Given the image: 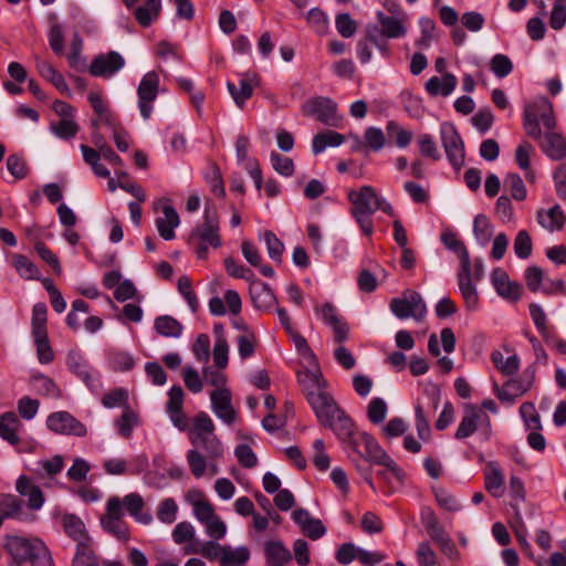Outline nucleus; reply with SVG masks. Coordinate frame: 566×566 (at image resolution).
I'll return each mask as SVG.
<instances>
[{
    "mask_svg": "<svg viewBox=\"0 0 566 566\" xmlns=\"http://www.w3.org/2000/svg\"><path fill=\"white\" fill-rule=\"evenodd\" d=\"M557 119L551 101L541 96L524 105L523 128L553 160L566 159V137L556 132Z\"/></svg>",
    "mask_w": 566,
    "mask_h": 566,
    "instance_id": "f257e3e1",
    "label": "nucleus"
},
{
    "mask_svg": "<svg viewBox=\"0 0 566 566\" xmlns=\"http://www.w3.org/2000/svg\"><path fill=\"white\" fill-rule=\"evenodd\" d=\"M214 423L205 412L200 411L193 418L192 428L189 431V440L195 447L187 452V462L192 475L197 479L203 476L207 470V461H217L223 457V447L214 434Z\"/></svg>",
    "mask_w": 566,
    "mask_h": 566,
    "instance_id": "f03ea898",
    "label": "nucleus"
},
{
    "mask_svg": "<svg viewBox=\"0 0 566 566\" xmlns=\"http://www.w3.org/2000/svg\"><path fill=\"white\" fill-rule=\"evenodd\" d=\"M346 427L348 429L344 431V434H340V432L335 434L344 448L352 450L366 462L387 463L390 465L391 458L371 434L358 431L352 419Z\"/></svg>",
    "mask_w": 566,
    "mask_h": 566,
    "instance_id": "7ed1b4c3",
    "label": "nucleus"
},
{
    "mask_svg": "<svg viewBox=\"0 0 566 566\" xmlns=\"http://www.w3.org/2000/svg\"><path fill=\"white\" fill-rule=\"evenodd\" d=\"M313 409L317 421L324 428L331 429L335 434L344 431L348 428L349 420L352 419L335 401L333 396L327 391L321 394H308L307 401Z\"/></svg>",
    "mask_w": 566,
    "mask_h": 566,
    "instance_id": "20e7f679",
    "label": "nucleus"
},
{
    "mask_svg": "<svg viewBox=\"0 0 566 566\" xmlns=\"http://www.w3.org/2000/svg\"><path fill=\"white\" fill-rule=\"evenodd\" d=\"M6 549L12 557L11 563L29 562L32 566H54L49 548L39 538L10 536Z\"/></svg>",
    "mask_w": 566,
    "mask_h": 566,
    "instance_id": "39448f33",
    "label": "nucleus"
},
{
    "mask_svg": "<svg viewBox=\"0 0 566 566\" xmlns=\"http://www.w3.org/2000/svg\"><path fill=\"white\" fill-rule=\"evenodd\" d=\"M188 243L193 248L198 259L206 260L209 247L218 249L222 241L219 234V219L216 209H205L203 221L193 228L189 234Z\"/></svg>",
    "mask_w": 566,
    "mask_h": 566,
    "instance_id": "423d86ee",
    "label": "nucleus"
},
{
    "mask_svg": "<svg viewBox=\"0 0 566 566\" xmlns=\"http://www.w3.org/2000/svg\"><path fill=\"white\" fill-rule=\"evenodd\" d=\"M375 197V189L371 186H361L359 190H350L348 192V200L352 203L350 214L358 223L361 232L370 237L374 232V224L371 220L373 209L368 201Z\"/></svg>",
    "mask_w": 566,
    "mask_h": 566,
    "instance_id": "0eeeda50",
    "label": "nucleus"
},
{
    "mask_svg": "<svg viewBox=\"0 0 566 566\" xmlns=\"http://www.w3.org/2000/svg\"><path fill=\"white\" fill-rule=\"evenodd\" d=\"M483 429L484 439L489 440L491 433L490 417L476 405L465 403L463 416L454 433V439L464 440L471 437L479 428Z\"/></svg>",
    "mask_w": 566,
    "mask_h": 566,
    "instance_id": "6e6552de",
    "label": "nucleus"
},
{
    "mask_svg": "<svg viewBox=\"0 0 566 566\" xmlns=\"http://www.w3.org/2000/svg\"><path fill=\"white\" fill-rule=\"evenodd\" d=\"M441 400L440 390L437 387L424 390V398L418 399L415 406L416 429L421 440H428L431 433L430 418L436 413Z\"/></svg>",
    "mask_w": 566,
    "mask_h": 566,
    "instance_id": "1a4fd4ad",
    "label": "nucleus"
},
{
    "mask_svg": "<svg viewBox=\"0 0 566 566\" xmlns=\"http://www.w3.org/2000/svg\"><path fill=\"white\" fill-rule=\"evenodd\" d=\"M304 115L315 117L326 126L339 127L342 117L337 113V104L329 97L310 98L303 106Z\"/></svg>",
    "mask_w": 566,
    "mask_h": 566,
    "instance_id": "9d476101",
    "label": "nucleus"
},
{
    "mask_svg": "<svg viewBox=\"0 0 566 566\" xmlns=\"http://www.w3.org/2000/svg\"><path fill=\"white\" fill-rule=\"evenodd\" d=\"M123 517L124 511H120V497L111 496L106 503V514L101 518V525L106 533L126 542L129 538V532Z\"/></svg>",
    "mask_w": 566,
    "mask_h": 566,
    "instance_id": "9b49d317",
    "label": "nucleus"
},
{
    "mask_svg": "<svg viewBox=\"0 0 566 566\" xmlns=\"http://www.w3.org/2000/svg\"><path fill=\"white\" fill-rule=\"evenodd\" d=\"M159 93V75L156 71L147 72L137 87L138 109L142 117L148 120L154 111V103Z\"/></svg>",
    "mask_w": 566,
    "mask_h": 566,
    "instance_id": "f8f14e48",
    "label": "nucleus"
},
{
    "mask_svg": "<svg viewBox=\"0 0 566 566\" xmlns=\"http://www.w3.org/2000/svg\"><path fill=\"white\" fill-rule=\"evenodd\" d=\"M440 137L449 163L455 169H460L464 164V144L455 126L451 123H442Z\"/></svg>",
    "mask_w": 566,
    "mask_h": 566,
    "instance_id": "ddd939ff",
    "label": "nucleus"
},
{
    "mask_svg": "<svg viewBox=\"0 0 566 566\" xmlns=\"http://www.w3.org/2000/svg\"><path fill=\"white\" fill-rule=\"evenodd\" d=\"M46 428L62 436H74L78 438L86 437V426L76 419L69 411H55L48 416L45 420Z\"/></svg>",
    "mask_w": 566,
    "mask_h": 566,
    "instance_id": "4468645a",
    "label": "nucleus"
},
{
    "mask_svg": "<svg viewBox=\"0 0 566 566\" xmlns=\"http://www.w3.org/2000/svg\"><path fill=\"white\" fill-rule=\"evenodd\" d=\"M390 310L400 319L412 317L417 322L422 321L427 313L426 303L416 291H410L403 298H392Z\"/></svg>",
    "mask_w": 566,
    "mask_h": 566,
    "instance_id": "2eb2a0df",
    "label": "nucleus"
},
{
    "mask_svg": "<svg viewBox=\"0 0 566 566\" xmlns=\"http://www.w3.org/2000/svg\"><path fill=\"white\" fill-rule=\"evenodd\" d=\"M124 65V57L116 51H109L105 54L96 55L88 67V72L92 76L111 77L122 70Z\"/></svg>",
    "mask_w": 566,
    "mask_h": 566,
    "instance_id": "dca6fc26",
    "label": "nucleus"
},
{
    "mask_svg": "<svg viewBox=\"0 0 566 566\" xmlns=\"http://www.w3.org/2000/svg\"><path fill=\"white\" fill-rule=\"evenodd\" d=\"M319 312L322 321L332 327L334 340L342 344L347 340L349 334V326L347 322L337 313V308L334 304L326 302L321 308H316Z\"/></svg>",
    "mask_w": 566,
    "mask_h": 566,
    "instance_id": "f3484780",
    "label": "nucleus"
},
{
    "mask_svg": "<svg viewBox=\"0 0 566 566\" xmlns=\"http://www.w3.org/2000/svg\"><path fill=\"white\" fill-rule=\"evenodd\" d=\"M168 401L166 405V412L168 413L172 424L180 431H186L189 428L188 417L185 415L184 405V390L180 386H172L168 391Z\"/></svg>",
    "mask_w": 566,
    "mask_h": 566,
    "instance_id": "a211bd4d",
    "label": "nucleus"
},
{
    "mask_svg": "<svg viewBox=\"0 0 566 566\" xmlns=\"http://www.w3.org/2000/svg\"><path fill=\"white\" fill-rule=\"evenodd\" d=\"M491 282L496 293L512 302H516L522 296V285L515 281H510L507 273L495 268L491 274Z\"/></svg>",
    "mask_w": 566,
    "mask_h": 566,
    "instance_id": "6ab92c4d",
    "label": "nucleus"
},
{
    "mask_svg": "<svg viewBox=\"0 0 566 566\" xmlns=\"http://www.w3.org/2000/svg\"><path fill=\"white\" fill-rule=\"evenodd\" d=\"M211 407L216 416L227 424H232L237 412L231 403V392L227 388H219L211 392Z\"/></svg>",
    "mask_w": 566,
    "mask_h": 566,
    "instance_id": "aec40b11",
    "label": "nucleus"
},
{
    "mask_svg": "<svg viewBox=\"0 0 566 566\" xmlns=\"http://www.w3.org/2000/svg\"><path fill=\"white\" fill-rule=\"evenodd\" d=\"M259 81L256 74L244 73L239 81V87L232 82L227 83V88L238 107L242 108L245 102L251 98L253 86L258 85Z\"/></svg>",
    "mask_w": 566,
    "mask_h": 566,
    "instance_id": "412c9836",
    "label": "nucleus"
},
{
    "mask_svg": "<svg viewBox=\"0 0 566 566\" xmlns=\"http://www.w3.org/2000/svg\"><path fill=\"white\" fill-rule=\"evenodd\" d=\"M458 284L467 310L475 312L479 308V293L475 284L472 282V266L468 271H459Z\"/></svg>",
    "mask_w": 566,
    "mask_h": 566,
    "instance_id": "4be33fe9",
    "label": "nucleus"
},
{
    "mask_svg": "<svg viewBox=\"0 0 566 566\" xmlns=\"http://www.w3.org/2000/svg\"><path fill=\"white\" fill-rule=\"evenodd\" d=\"M145 501L143 496L136 492L129 493L120 499V511L124 509L138 523L148 525L153 522V516L148 512H143Z\"/></svg>",
    "mask_w": 566,
    "mask_h": 566,
    "instance_id": "5701e85b",
    "label": "nucleus"
},
{
    "mask_svg": "<svg viewBox=\"0 0 566 566\" xmlns=\"http://www.w3.org/2000/svg\"><path fill=\"white\" fill-rule=\"evenodd\" d=\"M66 366L75 376L84 381L88 387H93L95 378L92 368L80 350L72 349L66 357Z\"/></svg>",
    "mask_w": 566,
    "mask_h": 566,
    "instance_id": "b1692460",
    "label": "nucleus"
},
{
    "mask_svg": "<svg viewBox=\"0 0 566 566\" xmlns=\"http://www.w3.org/2000/svg\"><path fill=\"white\" fill-rule=\"evenodd\" d=\"M250 296L254 307L261 311H269L277 302L270 285L261 281L251 282Z\"/></svg>",
    "mask_w": 566,
    "mask_h": 566,
    "instance_id": "393cba45",
    "label": "nucleus"
},
{
    "mask_svg": "<svg viewBox=\"0 0 566 566\" xmlns=\"http://www.w3.org/2000/svg\"><path fill=\"white\" fill-rule=\"evenodd\" d=\"M315 369H305L297 373V380L302 387V391L308 401V394H321L327 386L326 380L319 371L318 364L314 366Z\"/></svg>",
    "mask_w": 566,
    "mask_h": 566,
    "instance_id": "a878e982",
    "label": "nucleus"
},
{
    "mask_svg": "<svg viewBox=\"0 0 566 566\" xmlns=\"http://www.w3.org/2000/svg\"><path fill=\"white\" fill-rule=\"evenodd\" d=\"M22 423L13 411H7L0 415V438L11 446L20 443L18 434Z\"/></svg>",
    "mask_w": 566,
    "mask_h": 566,
    "instance_id": "bb28decb",
    "label": "nucleus"
},
{
    "mask_svg": "<svg viewBox=\"0 0 566 566\" xmlns=\"http://www.w3.org/2000/svg\"><path fill=\"white\" fill-rule=\"evenodd\" d=\"M163 213L164 217L157 218L155 223L159 235L164 240L169 241L175 239V228L179 226L180 219L176 209L170 205L164 206Z\"/></svg>",
    "mask_w": 566,
    "mask_h": 566,
    "instance_id": "cd10ccee",
    "label": "nucleus"
},
{
    "mask_svg": "<svg viewBox=\"0 0 566 566\" xmlns=\"http://www.w3.org/2000/svg\"><path fill=\"white\" fill-rule=\"evenodd\" d=\"M39 74L50 82L57 91L67 97L72 96L71 90L66 84L64 76L48 61L36 60L35 63Z\"/></svg>",
    "mask_w": 566,
    "mask_h": 566,
    "instance_id": "c85d7f7f",
    "label": "nucleus"
},
{
    "mask_svg": "<svg viewBox=\"0 0 566 566\" xmlns=\"http://www.w3.org/2000/svg\"><path fill=\"white\" fill-rule=\"evenodd\" d=\"M376 18L380 24L379 31L387 39H400L407 34V28L403 21L394 15H387L382 11L376 12Z\"/></svg>",
    "mask_w": 566,
    "mask_h": 566,
    "instance_id": "c756f323",
    "label": "nucleus"
},
{
    "mask_svg": "<svg viewBox=\"0 0 566 566\" xmlns=\"http://www.w3.org/2000/svg\"><path fill=\"white\" fill-rule=\"evenodd\" d=\"M441 241L447 249L454 252L460 260V270L468 271L471 268L470 254L464 243L454 232H444L441 234Z\"/></svg>",
    "mask_w": 566,
    "mask_h": 566,
    "instance_id": "7c9ffc66",
    "label": "nucleus"
},
{
    "mask_svg": "<svg viewBox=\"0 0 566 566\" xmlns=\"http://www.w3.org/2000/svg\"><path fill=\"white\" fill-rule=\"evenodd\" d=\"M457 84V77L451 73H446L442 78L438 76L430 77L426 83V90L432 96L439 94L448 96L454 91Z\"/></svg>",
    "mask_w": 566,
    "mask_h": 566,
    "instance_id": "2f4dec72",
    "label": "nucleus"
},
{
    "mask_svg": "<svg viewBox=\"0 0 566 566\" xmlns=\"http://www.w3.org/2000/svg\"><path fill=\"white\" fill-rule=\"evenodd\" d=\"M264 554L270 566H283L291 560V552L281 541H268L264 545Z\"/></svg>",
    "mask_w": 566,
    "mask_h": 566,
    "instance_id": "473e14b6",
    "label": "nucleus"
},
{
    "mask_svg": "<svg viewBox=\"0 0 566 566\" xmlns=\"http://www.w3.org/2000/svg\"><path fill=\"white\" fill-rule=\"evenodd\" d=\"M161 10V0H146L144 6L134 9V18L143 28L149 27L155 21Z\"/></svg>",
    "mask_w": 566,
    "mask_h": 566,
    "instance_id": "72a5a7b5",
    "label": "nucleus"
},
{
    "mask_svg": "<svg viewBox=\"0 0 566 566\" xmlns=\"http://www.w3.org/2000/svg\"><path fill=\"white\" fill-rule=\"evenodd\" d=\"M63 527L65 533L72 537L77 545L81 544H88L90 537L85 530V525L83 521L74 515V514H66L63 517Z\"/></svg>",
    "mask_w": 566,
    "mask_h": 566,
    "instance_id": "f704fd0d",
    "label": "nucleus"
},
{
    "mask_svg": "<svg viewBox=\"0 0 566 566\" xmlns=\"http://www.w3.org/2000/svg\"><path fill=\"white\" fill-rule=\"evenodd\" d=\"M87 101L93 108L94 113L101 117L103 123L109 127L116 126V116L109 109L107 102L103 98V96L97 92H90L87 95Z\"/></svg>",
    "mask_w": 566,
    "mask_h": 566,
    "instance_id": "c9c22d12",
    "label": "nucleus"
},
{
    "mask_svg": "<svg viewBox=\"0 0 566 566\" xmlns=\"http://www.w3.org/2000/svg\"><path fill=\"white\" fill-rule=\"evenodd\" d=\"M154 328L158 335L171 338H179L184 331L182 324L170 315L156 317Z\"/></svg>",
    "mask_w": 566,
    "mask_h": 566,
    "instance_id": "e433bc0d",
    "label": "nucleus"
},
{
    "mask_svg": "<svg viewBox=\"0 0 566 566\" xmlns=\"http://www.w3.org/2000/svg\"><path fill=\"white\" fill-rule=\"evenodd\" d=\"M114 424L120 437L129 439L134 429L139 426V417L129 406H126L122 415L114 421Z\"/></svg>",
    "mask_w": 566,
    "mask_h": 566,
    "instance_id": "4c0bfd02",
    "label": "nucleus"
},
{
    "mask_svg": "<svg viewBox=\"0 0 566 566\" xmlns=\"http://www.w3.org/2000/svg\"><path fill=\"white\" fill-rule=\"evenodd\" d=\"M536 377V363L527 366L518 378L510 379L505 382V387L515 390L516 395H524L534 385Z\"/></svg>",
    "mask_w": 566,
    "mask_h": 566,
    "instance_id": "58836bf2",
    "label": "nucleus"
},
{
    "mask_svg": "<svg viewBox=\"0 0 566 566\" xmlns=\"http://www.w3.org/2000/svg\"><path fill=\"white\" fill-rule=\"evenodd\" d=\"M566 217L558 205L549 208L547 211H538V223L549 231L560 230L565 223Z\"/></svg>",
    "mask_w": 566,
    "mask_h": 566,
    "instance_id": "ea45409f",
    "label": "nucleus"
},
{
    "mask_svg": "<svg viewBox=\"0 0 566 566\" xmlns=\"http://www.w3.org/2000/svg\"><path fill=\"white\" fill-rule=\"evenodd\" d=\"M344 135L335 130L318 133L313 137L312 150L315 155H317L324 151L327 147L340 146L344 143Z\"/></svg>",
    "mask_w": 566,
    "mask_h": 566,
    "instance_id": "a19ab883",
    "label": "nucleus"
},
{
    "mask_svg": "<svg viewBox=\"0 0 566 566\" xmlns=\"http://www.w3.org/2000/svg\"><path fill=\"white\" fill-rule=\"evenodd\" d=\"M491 360L495 368L504 376H513L520 368V358L517 355H511L504 359L503 354L500 350H493L491 353Z\"/></svg>",
    "mask_w": 566,
    "mask_h": 566,
    "instance_id": "79ce46f5",
    "label": "nucleus"
},
{
    "mask_svg": "<svg viewBox=\"0 0 566 566\" xmlns=\"http://www.w3.org/2000/svg\"><path fill=\"white\" fill-rule=\"evenodd\" d=\"M224 549H226V546L220 545L216 541H208L201 545L200 549H197L196 547H192V546H187L185 548V553L186 554H201L207 559L219 560V563L221 564Z\"/></svg>",
    "mask_w": 566,
    "mask_h": 566,
    "instance_id": "37998d69",
    "label": "nucleus"
},
{
    "mask_svg": "<svg viewBox=\"0 0 566 566\" xmlns=\"http://www.w3.org/2000/svg\"><path fill=\"white\" fill-rule=\"evenodd\" d=\"M13 266L18 274L24 280H39L40 270L28 256L22 254L13 255Z\"/></svg>",
    "mask_w": 566,
    "mask_h": 566,
    "instance_id": "c03bdc74",
    "label": "nucleus"
},
{
    "mask_svg": "<svg viewBox=\"0 0 566 566\" xmlns=\"http://www.w3.org/2000/svg\"><path fill=\"white\" fill-rule=\"evenodd\" d=\"M250 559V551L245 546L231 548L226 546L220 566H242Z\"/></svg>",
    "mask_w": 566,
    "mask_h": 566,
    "instance_id": "a18cd8bd",
    "label": "nucleus"
},
{
    "mask_svg": "<svg viewBox=\"0 0 566 566\" xmlns=\"http://www.w3.org/2000/svg\"><path fill=\"white\" fill-rule=\"evenodd\" d=\"M46 316H48V307L45 303H36L32 308V336H41L42 334H48L46 329Z\"/></svg>",
    "mask_w": 566,
    "mask_h": 566,
    "instance_id": "49530a36",
    "label": "nucleus"
},
{
    "mask_svg": "<svg viewBox=\"0 0 566 566\" xmlns=\"http://www.w3.org/2000/svg\"><path fill=\"white\" fill-rule=\"evenodd\" d=\"M504 484V475L497 465H491V470L484 475V488L493 496L500 497L502 495V488Z\"/></svg>",
    "mask_w": 566,
    "mask_h": 566,
    "instance_id": "de8ad7c7",
    "label": "nucleus"
},
{
    "mask_svg": "<svg viewBox=\"0 0 566 566\" xmlns=\"http://www.w3.org/2000/svg\"><path fill=\"white\" fill-rule=\"evenodd\" d=\"M108 364L114 371H129L135 366V359L126 352L113 350L108 354Z\"/></svg>",
    "mask_w": 566,
    "mask_h": 566,
    "instance_id": "09e8293b",
    "label": "nucleus"
},
{
    "mask_svg": "<svg viewBox=\"0 0 566 566\" xmlns=\"http://www.w3.org/2000/svg\"><path fill=\"white\" fill-rule=\"evenodd\" d=\"M31 384L33 386V389L42 396H49V397H57L59 396V388L54 384L53 379L50 378L49 376H45L43 374L32 375Z\"/></svg>",
    "mask_w": 566,
    "mask_h": 566,
    "instance_id": "8fccbe9b",
    "label": "nucleus"
},
{
    "mask_svg": "<svg viewBox=\"0 0 566 566\" xmlns=\"http://www.w3.org/2000/svg\"><path fill=\"white\" fill-rule=\"evenodd\" d=\"M365 33L366 40L374 44L382 56L388 57L390 55V49L386 41L387 38L382 36L378 24H367Z\"/></svg>",
    "mask_w": 566,
    "mask_h": 566,
    "instance_id": "3c124183",
    "label": "nucleus"
},
{
    "mask_svg": "<svg viewBox=\"0 0 566 566\" xmlns=\"http://www.w3.org/2000/svg\"><path fill=\"white\" fill-rule=\"evenodd\" d=\"M473 233L482 245H485L490 241L493 234V228L485 214L480 213L474 218Z\"/></svg>",
    "mask_w": 566,
    "mask_h": 566,
    "instance_id": "603ef678",
    "label": "nucleus"
},
{
    "mask_svg": "<svg viewBox=\"0 0 566 566\" xmlns=\"http://www.w3.org/2000/svg\"><path fill=\"white\" fill-rule=\"evenodd\" d=\"M504 187L511 192V196L517 200L523 201L527 197V190L521 176L516 172H509L504 179Z\"/></svg>",
    "mask_w": 566,
    "mask_h": 566,
    "instance_id": "864d4df0",
    "label": "nucleus"
},
{
    "mask_svg": "<svg viewBox=\"0 0 566 566\" xmlns=\"http://www.w3.org/2000/svg\"><path fill=\"white\" fill-rule=\"evenodd\" d=\"M22 501L14 495H1V515L4 518H19L22 511Z\"/></svg>",
    "mask_w": 566,
    "mask_h": 566,
    "instance_id": "5fc2aeb1",
    "label": "nucleus"
},
{
    "mask_svg": "<svg viewBox=\"0 0 566 566\" xmlns=\"http://www.w3.org/2000/svg\"><path fill=\"white\" fill-rule=\"evenodd\" d=\"M102 405L108 409L116 407L126 408V406H129L127 390L122 387L112 389L103 396Z\"/></svg>",
    "mask_w": 566,
    "mask_h": 566,
    "instance_id": "6e6d98bb",
    "label": "nucleus"
},
{
    "mask_svg": "<svg viewBox=\"0 0 566 566\" xmlns=\"http://www.w3.org/2000/svg\"><path fill=\"white\" fill-rule=\"evenodd\" d=\"M178 292L184 296L192 313L199 308V302L196 293L192 290L191 280L187 275H182L177 282Z\"/></svg>",
    "mask_w": 566,
    "mask_h": 566,
    "instance_id": "4d7b16f0",
    "label": "nucleus"
},
{
    "mask_svg": "<svg viewBox=\"0 0 566 566\" xmlns=\"http://www.w3.org/2000/svg\"><path fill=\"white\" fill-rule=\"evenodd\" d=\"M93 143L96 146L101 157L106 159L113 166H120L123 164L122 158L106 144L104 137L99 133H93Z\"/></svg>",
    "mask_w": 566,
    "mask_h": 566,
    "instance_id": "13d9d810",
    "label": "nucleus"
},
{
    "mask_svg": "<svg viewBox=\"0 0 566 566\" xmlns=\"http://www.w3.org/2000/svg\"><path fill=\"white\" fill-rule=\"evenodd\" d=\"M73 566H99L97 556L90 544L76 545V553L72 562Z\"/></svg>",
    "mask_w": 566,
    "mask_h": 566,
    "instance_id": "bf43d9fd",
    "label": "nucleus"
},
{
    "mask_svg": "<svg viewBox=\"0 0 566 566\" xmlns=\"http://www.w3.org/2000/svg\"><path fill=\"white\" fill-rule=\"evenodd\" d=\"M263 239L266 244V250L269 256L280 264L282 262V255L284 251L283 242L276 237V234L270 230L265 231L263 234Z\"/></svg>",
    "mask_w": 566,
    "mask_h": 566,
    "instance_id": "052dcab7",
    "label": "nucleus"
},
{
    "mask_svg": "<svg viewBox=\"0 0 566 566\" xmlns=\"http://www.w3.org/2000/svg\"><path fill=\"white\" fill-rule=\"evenodd\" d=\"M178 505L171 497L163 500L157 507V518L164 524H172L177 518Z\"/></svg>",
    "mask_w": 566,
    "mask_h": 566,
    "instance_id": "680f3d73",
    "label": "nucleus"
},
{
    "mask_svg": "<svg viewBox=\"0 0 566 566\" xmlns=\"http://www.w3.org/2000/svg\"><path fill=\"white\" fill-rule=\"evenodd\" d=\"M52 133L61 139H71L76 136L80 130L78 125L73 119H61L59 123L51 125Z\"/></svg>",
    "mask_w": 566,
    "mask_h": 566,
    "instance_id": "e2e57ef3",
    "label": "nucleus"
},
{
    "mask_svg": "<svg viewBox=\"0 0 566 566\" xmlns=\"http://www.w3.org/2000/svg\"><path fill=\"white\" fill-rule=\"evenodd\" d=\"M270 160L273 169L284 177H290L294 172V161L286 156H283L276 151H272L270 155Z\"/></svg>",
    "mask_w": 566,
    "mask_h": 566,
    "instance_id": "0e129e2a",
    "label": "nucleus"
},
{
    "mask_svg": "<svg viewBox=\"0 0 566 566\" xmlns=\"http://www.w3.org/2000/svg\"><path fill=\"white\" fill-rule=\"evenodd\" d=\"M520 413L525 426L530 430H541L542 423L538 412L533 402H524L520 406Z\"/></svg>",
    "mask_w": 566,
    "mask_h": 566,
    "instance_id": "69168bd1",
    "label": "nucleus"
},
{
    "mask_svg": "<svg viewBox=\"0 0 566 566\" xmlns=\"http://www.w3.org/2000/svg\"><path fill=\"white\" fill-rule=\"evenodd\" d=\"M490 69L495 76L503 78L513 71V63L507 55L499 53L491 59Z\"/></svg>",
    "mask_w": 566,
    "mask_h": 566,
    "instance_id": "338daca9",
    "label": "nucleus"
},
{
    "mask_svg": "<svg viewBox=\"0 0 566 566\" xmlns=\"http://www.w3.org/2000/svg\"><path fill=\"white\" fill-rule=\"evenodd\" d=\"M566 24V0H555L551 15L549 27L556 31Z\"/></svg>",
    "mask_w": 566,
    "mask_h": 566,
    "instance_id": "774afa93",
    "label": "nucleus"
}]
</instances>
